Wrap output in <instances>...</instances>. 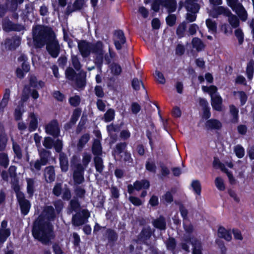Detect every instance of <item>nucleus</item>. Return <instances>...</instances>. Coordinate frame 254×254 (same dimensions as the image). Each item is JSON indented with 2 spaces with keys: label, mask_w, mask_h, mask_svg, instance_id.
I'll return each mask as SVG.
<instances>
[{
  "label": "nucleus",
  "mask_w": 254,
  "mask_h": 254,
  "mask_svg": "<svg viewBox=\"0 0 254 254\" xmlns=\"http://www.w3.org/2000/svg\"><path fill=\"white\" fill-rule=\"evenodd\" d=\"M135 189L137 190H139L142 189H147L150 186L149 181L142 180L141 181H136L134 183Z\"/></svg>",
  "instance_id": "nucleus-38"
},
{
  "label": "nucleus",
  "mask_w": 254,
  "mask_h": 254,
  "mask_svg": "<svg viewBox=\"0 0 254 254\" xmlns=\"http://www.w3.org/2000/svg\"><path fill=\"white\" fill-rule=\"evenodd\" d=\"M7 137L4 132L0 133V150L3 151L5 149L7 142Z\"/></svg>",
  "instance_id": "nucleus-52"
},
{
  "label": "nucleus",
  "mask_w": 254,
  "mask_h": 254,
  "mask_svg": "<svg viewBox=\"0 0 254 254\" xmlns=\"http://www.w3.org/2000/svg\"><path fill=\"white\" fill-rule=\"evenodd\" d=\"M24 0H7L6 7L11 11H15L18 7V4H21Z\"/></svg>",
  "instance_id": "nucleus-36"
},
{
  "label": "nucleus",
  "mask_w": 254,
  "mask_h": 254,
  "mask_svg": "<svg viewBox=\"0 0 254 254\" xmlns=\"http://www.w3.org/2000/svg\"><path fill=\"white\" fill-rule=\"evenodd\" d=\"M230 10L222 6L214 7L209 12V15L213 18H217L220 15L228 17L231 13Z\"/></svg>",
  "instance_id": "nucleus-13"
},
{
  "label": "nucleus",
  "mask_w": 254,
  "mask_h": 254,
  "mask_svg": "<svg viewBox=\"0 0 254 254\" xmlns=\"http://www.w3.org/2000/svg\"><path fill=\"white\" fill-rule=\"evenodd\" d=\"M196 0H186L185 2V7L187 11L198 12L199 9L198 4L195 2Z\"/></svg>",
  "instance_id": "nucleus-26"
},
{
  "label": "nucleus",
  "mask_w": 254,
  "mask_h": 254,
  "mask_svg": "<svg viewBox=\"0 0 254 254\" xmlns=\"http://www.w3.org/2000/svg\"><path fill=\"white\" fill-rule=\"evenodd\" d=\"M161 5L165 7L168 12L172 13L177 9L176 0H161Z\"/></svg>",
  "instance_id": "nucleus-23"
},
{
  "label": "nucleus",
  "mask_w": 254,
  "mask_h": 254,
  "mask_svg": "<svg viewBox=\"0 0 254 254\" xmlns=\"http://www.w3.org/2000/svg\"><path fill=\"white\" fill-rule=\"evenodd\" d=\"M26 182L27 183V193L28 194L29 197H31L33 195V194L35 191V188L36 186V180L33 178H26Z\"/></svg>",
  "instance_id": "nucleus-22"
},
{
  "label": "nucleus",
  "mask_w": 254,
  "mask_h": 254,
  "mask_svg": "<svg viewBox=\"0 0 254 254\" xmlns=\"http://www.w3.org/2000/svg\"><path fill=\"white\" fill-rule=\"evenodd\" d=\"M131 84L132 88L135 90H138L140 88V86H141L142 92L141 93V94L144 95H147L148 94L147 92L144 88V85L142 81L138 80L137 78H134L132 81Z\"/></svg>",
  "instance_id": "nucleus-39"
},
{
  "label": "nucleus",
  "mask_w": 254,
  "mask_h": 254,
  "mask_svg": "<svg viewBox=\"0 0 254 254\" xmlns=\"http://www.w3.org/2000/svg\"><path fill=\"white\" fill-rule=\"evenodd\" d=\"M108 239L110 242H115L117 240L118 235L113 230L109 229L106 231Z\"/></svg>",
  "instance_id": "nucleus-53"
},
{
  "label": "nucleus",
  "mask_w": 254,
  "mask_h": 254,
  "mask_svg": "<svg viewBox=\"0 0 254 254\" xmlns=\"http://www.w3.org/2000/svg\"><path fill=\"white\" fill-rule=\"evenodd\" d=\"M187 242H190L192 246V254H202V248L201 242L196 239L187 238L185 239Z\"/></svg>",
  "instance_id": "nucleus-19"
},
{
  "label": "nucleus",
  "mask_w": 254,
  "mask_h": 254,
  "mask_svg": "<svg viewBox=\"0 0 254 254\" xmlns=\"http://www.w3.org/2000/svg\"><path fill=\"white\" fill-rule=\"evenodd\" d=\"M9 158L5 153H0V165L4 168H6L9 165Z\"/></svg>",
  "instance_id": "nucleus-50"
},
{
  "label": "nucleus",
  "mask_w": 254,
  "mask_h": 254,
  "mask_svg": "<svg viewBox=\"0 0 254 254\" xmlns=\"http://www.w3.org/2000/svg\"><path fill=\"white\" fill-rule=\"evenodd\" d=\"M63 189L62 183H57L53 189V193L56 196H60L62 193Z\"/></svg>",
  "instance_id": "nucleus-59"
},
{
  "label": "nucleus",
  "mask_w": 254,
  "mask_h": 254,
  "mask_svg": "<svg viewBox=\"0 0 254 254\" xmlns=\"http://www.w3.org/2000/svg\"><path fill=\"white\" fill-rule=\"evenodd\" d=\"M151 235V230L149 228H143L138 236V239L144 242L149 239Z\"/></svg>",
  "instance_id": "nucleus-41"
},
{
  "label": "nucleus",
  "mask_w": 254,
  "mask_h": 254,
  "mask_svg": "<svg viewBox=\"0 0 254 254\" xmlns=\"http://www.w3.org/2000/svg\"><path fill=\"white\" fill-rule=\"evenodd\" d=\"M59 160L60 166L63 172H66L68 169V161L66 155L62 152H60Z\"/></svg>",
  "instance_id": "nucleus-31"
},
{
  "label": "nucleus",
  "mask_w": 254,
  "mask_h": 254,
  "mask_svg": "<svg viewBox=\"0 0 254 254\" xmlns=\"http://www.w3.org/2000/svg\"><path fill=\"white\" fill-rule=\"evenodd\" d=\"M28 96H22L19 105L15 108L14 112V119L16 121L20 120L22 119L23 113L25 112L24 109V103L26 102Z\"/></svg>",
  "instance_id": "nucleus-17"
},
{
  "label": "nucleus",
  "mask_w": 254,
  "mask_h": 254,
  "mask_svg": "<svg viewBox=\"0 0 254 254\" xmlns=\"http://www.w3.org/2000/svg\"><path fill=\"white\" fill-rule=\"evenodd\" d=\"M45 132L47 134L54 137H58L60 134V127L58 122L53 120L48 123L45 127Z\"/></svg>",
  "instance_id": "nucleus-8"
},
{
  "label": "nucleus",
  "mask_w": 254,
  "mask_h": 254,
  "mask_svg": "<svg viewBox=\"0 0 254 254\" xmlns=\"http://www.w3.org/2000/svg\"><path fill=\"white\" fill-rule=\"evenodd\" d=\"M191 186L193 190L198 195H200L201 193V185L199 181L193 180L191 182Z\"/></svg>",
  "instance_id": "nucleus-61"
},
{
  "label": "nucleus",
  "mask_w": 254,
  "mask_h": 254,
  "mask_svg": "<svg viewBox=\"0 0 254 254\" xmlns=\"http://www.w3.org/2000/svg\"><path fill=\"white\" fill-rule=\"evenodd\" d=\"M167 248L170 251H174L176 246V241L173 238H169L165 242Z\"/></svg>",
  "instance_id": "nucleus-62"
},
{
  "label": "nucleus",
  "mask_w": 254,
  "mask_h": 254,
  "mask_svg": "<svg viewBox=\"0 0 254 254\" xmlns=\"http://www.w3.org/2000/svg\"><path fill=\"white\" fill-rule=\"evenodd\" d=\"M213 166L217 169H220L224 172L227 170L225 168V165L221 163L217 158H214L213 162Z\"/></svg>",
  "instance_id": "nucleus-64"
},
{
  "label": "nucleus",
  "mask_w": 254,
  "mask_h": 254,
  "mask_svg": "<svg viewBox=\"0 0 254 254\" xmlns=\"http://www.w3.org/2000/svg\"><path fill=\"white\" fill-rule=\"evenodd\" d=\"M153 225L161 230H164L166 228V223L164 217L160 216L152 221Z\"/></svg>",
  "instance_id": "nucleus-30"
},
{
  "label": "nucleus",
  "mask_w": 254,
  "mask_h": 254,
  "mask_svg": "<svg viewBox=\"0 0 254 254\" xmlns=\"http://www.w3.org/2000/svg\"><path fill=\"white\" fill-rule=\"evenodd\" d=\"M89 215L85 210L77 212L72 217L71 222L75 226H79L85 224L89 217Z\"/></svg>",
  "instance_id": "nucleus-9"
},
{
  "label": "nucleus",
  "mask_w": 254,
  "mask_h": 254,
  "mask_svg": "<svg viewBox=\"0 0 254 254\" xmlns=\"http://www.w3.org/2000/svg\"><path fill=\"white\" fill-rule=\"evenodd\" d=\"M218 235L219 238L224 239L227 241H230L232 239V236L230 232L223 227L219 228Z\"/></svg>",
  "instance_id": "nucleus-35"
},
{
  "label": "nucleus",
  "mask_w": 254,
  "mask_h": 254,
  "mask_svg": "<svg viewBox=\"0 0 254 254\" xmlns=\"http://www.w3.org/2000/svg\"><path fill=\"white\" fill-rule=\"evenodd\" d=\"M114 42L118 50L122 48V46L126 43V40L124 32L122 30L115 31L114 34Z\"/></svg>",
  "instance_id": "nucleus-12"
},
{
  "label": "nucleus",
  "mask_w": 254,
  "mask_h": 254,
  "mask_svg": "<svg viewBox=\"0 0 254 254\" xmlns=\"http://www.w3.org/2000/svg\"><path fill=\"white\" fill-rule=\"evenodd\" d=\"M186 28L187 25L185 21L179 24L176 29V34L178 38H181L185 36Z\"/></svg>",
  "instance_id": "nucleus-44"
},
{
  "label": "nucleus",
  "mask_w": 254,
  "mask_h": 254,
  "mask_svg": "<svg viewBox=\"0 0 254 254\" xmlns=\"http://www.w3.org/2000/svg\"><path fill=\"white\" fill-rule=\"evenodd\" d=\"M85 4L84 0H76L73 5H68L66 7L65 13L69 15L72 12L81 9Z\"/></svg>",
  "instance_id": "nucleus-20"
},
{
  "label": "nucleus",
  "mask_w": 254,
  "mask_h": 254,
  "mask_svg": "<svg viewBox=\"0 0 254 254\" xmlns=\"http://www.w3.org/2000/svg\"><path fill=\"white\" fill-rule=\"evenodd\" d=\"M52 29L48 27L37 25L32 28L33 39L36 48H41L54 34Z\"/></svg>",
  "instance_id": "nucleus-2"
},
{
  "label": "nucleus",
  "mask_w": 254,
  "mask_h": 254,
  "mask_svg": "<svg viewBox=\"0 0 254 254\" xmlns=\"http://www.w3.org/2000/svg\"><path fill=\"white\" fill-rule=\"evenodd\" d=\"M183 226L186 233L190 234L193 232L194 228L189 220L183 221Z\"/></svg>",
  "instance_id": "nucleus-57"
},
{
  "label": "nucleus",
  "mask_w": 254,
  "mask_h": 254,
  "mask_svg": "<svg viewBox=\"0 0 254 254\" xmlns=\"http://www.w3.org/2000/svg\"><path fill=\"white\" fill-rule=\"evenodd\" d=\"M45 165H46V164L41 161L39 159H37L35 161H31L30 163V169L33 172L40 171L42 166Z\"/></svg>",
  "instance_id": "nucleus-40"
},
{
  "label": "nucleus",
  "mask_w": 254,
  "mask_h": 254,
  "mask_svg": "<svg viewBox=\"0 0 254 254\" xmlns=\"http://www.w3.org/2000/svg\"><path fill=\"white\" fill-rule=\"evenodd\" d=\"M191 44L193 48H195L197 51H202L205 47L203 42L198 38H193Z\"/></svg>",
  "instance_id": "nucleus-43"
},
{
  "label": "nucleus",
  "mask_w": 254,
  "mask_h": 254,
  "mask_svg": "<svg viewBox=\"0 0 254 254\" xmlns=\"http://www.w3.org/2000/svg\"><path fill=\"white\" fill-rule=\"evenodd\" d=\"M104 44L100 41L94 43H92L91 53L95 54L94 63L100 72H102V66L103 64V60L105 59L107 64H109L111 60L107 54L104 55Z\"/></svg>",
  "instance_id": "nucleus-3"
},
{
  "label": "nucleus",
  "mask_w": 254,
  "mask_h": 254,
  "mask_svg": "<svg viewBox=\"0 0 254 254\" xmlns=\"http://www.w3.org/2000/svg\"><path fill=\"white\" fill-rule=\"evenodd\" d=\"M57 212L55 211L52 206H46L44 207L42 215L40 216L42 219V217L48 221H53L55 220Z\"/></svg>",
  "instance_id": "nucleus-18"
},
{
  "label": "nucleus",
  "mask_w": 254,
  "mask_h": 254,
  "mask_svg": "<svg viewBox=\"0 0 254 254\" xmlns=\"http://www.w3.org/2000/svg\"><path fill=\"white\" fill-rule=\"evenodd\" d=\"M104 120L106 122L112 121L115 118V111L113 109H109L104 116Z\"/></svg>",
  "instance_id": "nucleus-58"
},
{
  "label": "nucleus",
  "mask_w": 254,
  "mask_h": 254,
  "mask_svg": "<svg viewBox=\"0 0 254 254\" xmlns=\"http://www.w3.org/2000/svg\"><path fill=\"white\" fill-rule=\"evenodd\" d=\"M80 208V205L78 200L76 199H72L69 202L67 211V213L70 214L73 212H78Z\"/></svg>",
  "instance_id": "nucleus-28"
},
{
  "label": "nucleus",
  "mask_w": 254,
  "mask_h": 254,
  "mask_svg": "<svg viewBox=\"0 0 254 254\" xmlns=\"http://www.w3.org/2000/svg\"><path fill=\"white\" fill-rule=\"evenodd\" d=\"M77 44L78 49L82 57L84 58L88 57L91 53L92 43L86 40H79Z\"/></svg>",
  "instance_id": "nucleus-11"
},
{
  "label": "nucleus",
  "mask_w": 254,
  "mask_h": 254,
  "mask_svg": "<svg viewBox=\"0 0 254 254\" xmlns=\"http://www.w3.org/2000/svg\"><path fill=\"white\" fill-rule=\"evenodd\" d=\"M71 61L74 68L78 71L81 68L82 65L79 61V58L77 55H71Z\"/></svg>",
  "instance_id": "nucleus-49"
},
{
  "label": "nucleus",
  "mask_w": 254,
  "mask_h": 254,
  "mask_svg": "<svg viewBox=\"0 0 254 254\" xmlns=\"http://www.w3.org/2000/svg\"><path fill=\"white\" fill-rule=\"evenodd\" d=\"M12 149L14 153L15 157L18 159H21L22 157V150L20 146L17 142L13 141Z\"/></svg>",
  "instance_id": "nucleus-48"
},
{
  "label": "nucleus",
  "mask_w": 254,
  "mask_h": 254,
  "mask_svg": "<svg viewBox=\"0 0 254 254\" xmlns=\"http://www.w3.org/2000/svg\"><path fill=\"white\" fill-rule=\"evenodd\" d=\"M92 152L95 156H100L102 154V148L100 141L98 139L94 140L92 146Z\"/></svg>",
  "instance_id": "nucleus-32"
},
{
  "label": "nucleus",
  "mask_w": 254,
  "mask_h": 254,
  "mask_svg": "<svg viewBox=\"0 0 254 254\" xmlns=\"http://www.w3.org/2000/svg\"><path fill=\"white\" fill-rule=\"evenodd\" d=\"M44 177L47 182L51 183L55 179V171L53 166H48L44 170Z\"/></svg>",
  "instance_id": "nucleus-24"
},
{
  "label": "nucleus",
  "mask_w": 254,
  "mask_h": 254,
  "mask_svg": "<svg viewBox=\"0 0 254 254\" xmlns=\"http://www.w3.org/2000/svg\"><path fill=\"white\" fill-rule=\"evenodd\" d=\"M254 72V61L251 60L247 64L246 68V74L249 80H252Z\"/></svg>",
  "instance_id": "nucleus-45"
},
{
  "label": "nucleus",
  "mask_w": 254,
  "mask_h": 254,
  "mask_svg": "<svg viewBox=\"0 0 254 254\" xmlns=\"http://www.w3.org/2000/svg\"><path fill=\"white\" fill-rule=\"evenodd\" d=\"M81 110L79 108H77L74 110L70 119V123L74 125L76 123L81 115Z\"/></svg>",
  "instance_id": "nucleus-63"
},
{
  "label": "nucleus",
  "mask_w": 254,
  "mask_h": 254,
  "mask_svg": "<svg viewBox=\"0 0 254 254\" xmlns=\"http://www.w3.org/2000/svg\"><path fill=\"white\" fill-rule=\"evenodd\" d=\"M145 168L147 171L155 173L156 172L157 167L154 161L152 160L151 159H148L145 164Z\"/></svg>",
  "instance_id": "nucleus-51"
},
{
  "label": "nucleus",
  "mask_w": 254,
  "mask_h": 254,
  "mask_svg": "<svg viewBox=\"0 0 254 254\" xmlns=\"http://www.w3.org/2000/svg\"><path fill=\"white\" fill-rule=\"evenodd\" d=\"M227 5L230 7L243 21H246L248 18L247 12L239 0H226Z\"/></svg>",
  "instance_id": "nucleus-4"
},
{
  "label": "nucleus",
  "mask_w": 254,
  "mask_h": 254,
  "mask_svg": "<svg viewBox=\"0 0 254 254\" xmlns=\"http://www.w3.org/2000/svg\"><path fill=\"white\" fill-rule=\"evenodd\" d=\"M90 138L89 133H86L83 134L79 139L77 144V147L79 150H81L85 146V144L88 142Z\"/></svg>",
  "instance_id": "nucleus-33"
},
{
  "label": "nucleus",
  "mask_w": 254,
  "mask_h": 254,
  "mask_svg": "<svg viewBox=\"0 0 254 254\" xmlns=\"http://www.w3.org/2000/svg\"><path fill=\"white\" fill-rule=\"evenodd\" d=\"M92 159V156L91 154L88 152H83L82 155V163L81 166L83 167L84 169L88 167L89 163L91 162Z\"/></svg>",
  "instance_id": "nucleus-42"
},
{
  "label": "nucleus",
  "mask_w": 254,
  "mask_h": 254,
  "mask_svg": "<svg viewBox=\"0 0 254 254\" xmlns=\"http://www.w3.org/2000/svg\"><path fill=\"white\" fill-rule=\"evenodd\" d=\"M13 22L9 20L8 18H5L2 21V27L3 29L5 31H11Z\"/></svg>",
  "instance_id": "nucleus-60"
},
{
  "label": "nucleus",
  "mask_w": 254,
  "mask_h": 254,
  "mask_svg": "<svg viewBox=\"0 0 254 254\" xmlns=\"http://www.w3.org/2000/svg\"><path fill=\"white\" fill-rule=\"evenodd\" d=\"M46 44V49L49 54L54 58H57L60 54L61 48L55 34L49 39Z\"/></svg>",
  "instance_id": "nucleus-6"
},
{
  "label": "nucleus",
  "mask_w": 254,
  "mask_h": 254,
  "mask_svg": "<svg viewBox=\"0 0 254 254\" xmlns=\"http://www.w3.org/2000/svg\"><path fill=\"white\" fill-rule=\"evenodd\" d=\"M21 44V38L15 36L11 38H7L4 41L6 48L12 51L15 50Z\"/></svg>",
  "instance_id": "nucleus-15"
},
{
  "label": "nucleus",
  "mask_w": 254,
  "mask_h": 254,
  "mask_svg": "<svg viewBox=\"0 0 254 254\" xmlns=\"http://www.w3.org/2000/svg\"><path fill=\"white\" fill-rule=\"evenodd\" d=\"M53 204L55 207V210L57 212V214H60L64 208V202L61 199H58L53 201Z\"/></svg>",
  "instance_id": "nucleus-54"
},
{
  "label": "nucleus",
  "mask_w": 254,
  "mask_h": 254,
  "mask_svg": "<svg viewBox=\"0 0 254 254\" xmlns=\"http://www.w3.org/2000/svg\"><path fill=\"white\" fill-rule=\"evenodd\" d=\"M93 161L96 171L102 174L104 169L103 159L100 156H94Z\"/></svg>",
  "instance_id": "nucleus-34"
},
{
  "label": "nucleus",
  "mask_w": 254,
  "mask_h": 254,
  "mask_svg": "<svg viewBox=\"0 0 254 254\" xmlns=\"http://www.w3.org/2000/svg\"><path fill=\"white\" fill-rule=\"evenodd\" d=\"M84 169L80 163L74 165L73 171V178L75 184L80 185L84 181Z\"/></svg>",
  "instance_id": "nucleus-10"
},
{
  "label": "nucleus",
  "mask_w": 254,
  "mask_h": 254,
  "mask_svg": "<svg viewBox=\"0 0 254 254\" xmlns=\"http://www.w3.org/2000/svg\"><path fill=\"white\" fill-rule=\"evenodd\" d=\"M10 230L7 228V222L3 220L0 226V243L3 244L10 235Z\"/></svg>",
  "instance_id": "nucleus-16"
},
{
  "label": "nucleus",
  "mask_w": 254,
  "mask_h": 254,
  "mask_svg": "<svg viewBox=\"0 0 254 254\" xmlns=\"http://www.w3.org/2000/svg\"><path fill=\"white\" fill-rule=\"evenodd\" d=\"M127 146L126 142H120L116 144L114 149V153L120 154L123 152V151L126 149Z\"/></svg>",
  "instance_id": "nucleus-55"
},
{
  "label": "nucleus",
  "mask_w": 254,
  "mask_h": 254,
  "mask_svg": "<svg viewBox=\"0 0 254 254\" xmlns=\"http://www.w3.org/2000/svg\"><path fill=\"white\" fill-rule=\"evenodd\" d=\"M86 72L81 71L76 74L75 84L79 88H82L86 85Z\"/></svg>",
  "instance_id": "nucleus-25"
},
{
  "label": "nucleus",
  "mask_w": 254,
  "mask_h": 254,
  "mask_svg": "<svg viewBox=\"0 0 254 254\" xmlns=\"http://www.w3.org/2000/svg\"><path fill=\"white\" fill-rule=\"evenodd\" d=\"M34 238L44 244H47L50 240L52 232V225L41 217L34 222L32 228Z\"/></svg>",
  "instance_id": "nucleus-1"
},
{
  "label": "nucleus",
  "mask_w": 254,
  "mask_h": 254,
  "mask_svg": "<svg viewBox=\"0 0 254 254\" xmlns=\"http://www.w3.org/2000/svg\"><path fill=\"white\" fill-rule=\"evenodd\" d=\"M30 119L28 129L31 132L36 129L38 127V117L34 113H30L29 115Z\"/></svg>",
  "instance_id": "nucleus-27"
},
{
  "label": "nucleus",
  "mask_w": 254,
  "mask_h": 254,
  "mask_svg": "<svg viewBox=\"0 0 254 254\" xmlns=\"http://www.w3.org/2000/svg\"><path fill=\"white\" fill-rule=\"evenodd\" d=\"M65 74L66 77L70 80H73L77 74L74 70L70 67H68L66 68Z\"/></svg>",
  "instance_id": "nucleus-56"
},
{
  "label": "nucleus",
  "mask_w": 254,
  "mask_h": 254,
  "mask_svg": "<svg viewBox=\"0 0 254 254\" xmlns=\"http://www.w3.org/2000/svg\"><path fill=\"white\" fill-rule=\"evenodd\" d=\"M204 127L207 130H218L221 128L222 124L218 120L211 119L205 122Z\"/></svg>",
  "instance_id": "nucleus-21"
},
{
  "label": "nucleus",
  "mask_w": 254,
  "mask_h": 254,
  "mask_svg": "<svg viewBox=\"0 0 254 254\" xmlns=\"http://www.w3.org/2000/svg\"><path fill=\"white\" fill-rule=\"evenodd\" d=\"M43 145L48 149L54 147L57 152H61L63 149V141L60 139L54 140L50 136L45 137L43 141Z\"/></svg>",
  "instance_id": "nucleus-7"
},
{
  "label": "nucleus",
  "mask_w": 254,
  "mask_h": 254,
  "mask_svg": "<svg viewBox=\"0 0 254 254\" xmlns=\"http://www.w3.org/2000/svg\"><path fill=\"white\" fill-rule=\"evenodd\" d=\"M39 154L40 158L39 159L41 161L45 164H47L51 153L50 151L45 149H42L39 150Z\"/></svg>",
  "instance_id": "nucleus-37"
},
{
  "label": "nucleus",
  "mask_w": 254,
  "mask_h": 254,
  "mask_svg": "<svg viewBox=\"0 0 254 254\" xmlns=\"http://www.w3.org/2000/svg\"><path fill=\"white\" fill-rule=\"evenodd\" d=\"M211 105L217 111L222 110V99L221 96H211Z\"/></svg>",
  "instance_id": "nucleus-29"
},
{
  "label": "nucleus",
  "mask_w": 254,
  "mask_h": 254,
  "mask_svg": "<svg viewBox=\"0 0 254 254\" xmlns=\"http://www.w3.org/2000/svg\"><path fill=\"white\" fill-rule=\"evenodd\" d=\"M230 113L232 117L231 122L233 123H237L238 122V109L234 105H230Z\"/></svg>",
  "instance_id": "nucleus-47"
},
{
  "label": "nucleus",
  "mask_w": 254,
  "mask_h": 254,
  "mask_svg": "<svg viewBox=\"0 0 254 254\" xmlns=\"http://www.w3.org/2000/svg\"><path fill=\"white\" fill-rule=\"evenodd\" d=\"M44 83L42 81L37 82L36 77L31 76L30 79V85L25 86L23 89L24 95H38L37 89L39 87H42Z\"/></svg>",
  "instance_id": "nucleus-5"
},
{
  "label": "nucleus",
  "mask_w": 254,
  "mask_h": 254,
  "mask_svg": "<svg viewBox=\"0 0 254 254\" xmlns=\"http://www.w3.org/2000/svg\"><path fill=\"white\" fill-rule=\"evenodd\" d=\"M228 22L232 27L235 28L239 26L240 20L237 16L232 14L231 12L230 14L228 16Z\"/></svg>",
  "instance_id": "nucleus-46"
},
{
  "label": "nucleus",
  "mask_w": 254,
  "mask_h": 254,
  "mask_svg": "<svg viewBox=\"0 0 254 254\" xmlns=\"http://www.w3.org/2000/svg\"><path fill=\"white\" fill-rule=\"evenodd\" d=\"M17 199L22 214L24 215L27 214L31 207L30 201L25 198L24 194L19 195V196L17 197Z\"/></svg>",
  "instance_id": "nucleus-14"
}]
</instances>
